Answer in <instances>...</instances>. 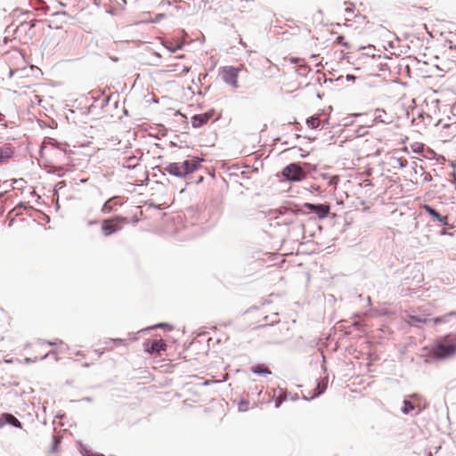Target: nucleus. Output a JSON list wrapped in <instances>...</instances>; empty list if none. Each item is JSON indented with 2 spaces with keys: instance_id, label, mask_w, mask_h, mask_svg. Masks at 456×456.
Listing matches in <instances>:
<instances>
[{
  "instance_id": "nucleus-1",
  "label": "nucleus",
  "mask_w": 456,
  "mask_h": 456,
  "mask_svg": "<svg viewBox=\"0 0 456 456\" xmlns=\"http://www.w3.org/2000/svg\"><path fill=\"white\" fill-rule=\"evenodd\" d=\"M430 354L436 359H445L456 354V334L441 338L431 348Z\"/></svg>"
},
{
  "instance_id": "nucleus-2",
  "label": "nucleus",
  "mask_w": 456,
  "mask_h": 456,
  "mask_svg": "<svg viewBox=\"0 0 456 456\" xmlns=\"http://www.w3.org/2000/svg\"><path fill=\"white\" fill-rule=\"evenodd\" d=\"M200 162L196 158L186 159L183 162L170 163L167 166L166 171L176 176H184L198 169Z\"/></svg>"
},
{
  "instance_id": "nucleus-3",
  "label": "nucleus",
  "mask_w": 456,
  "mask_h": 456,
  "mask_svg": "<svg viewBox=\"0 0 456 456\" xmlns=\"http://www.w3.org/2000/svg\"><path fill=\"white\" fill-rule=\"evenodd\" d=\"M263 387H256V394L244 393L237 403L238 411L240 412L257 408L261 403L260 397L262 395Z\"/></svg>"
},
{
  "instance_id": "nucleus-4",
  "label": "nucleus",
  "mask_w": 456,
  "mask_h": 456,
  "mask_svg": "<svg viewBox=\"0 0 456 456\" xmlns=\"http://www.w3.org/2000/svg\"><path fill=\"white\" fill-rule=\"evenodd\" d=\"M129 220L127 217L116 216L112 218L104 219L102 222V232L104 236H110L120 231L124 225L127 224Z\"/></svg>"
},
{
  "instance_id": "nucleus-5",
  "label": "nucleus",
  "mask_w": 456,
  "mask_h": 456,
  "mask_svg": "<svg viewBox=\"0 0 456 456\" xmlns=\"http://www.w3.org/2000/svg\"><path fill=\"white\" fill-rule=\"evenodd\" d=\"M425 408V401L423 397L419 394H411L405 397L403 402L402 412L409 414L413 411H420Z\"/></svg>"
},
{
  "instance_id": "nucleus-6",
  "label": "nucleus",
  "mask_w": 456,
  "mask_h": 456,
  "mask_svg": "<svg viewBox=\"0 0 456 456\" xmlns=\"http://www.w3.org/2000/svg\"><path fill=\"white\" fill-rule=\"evenodd\" d=\"M241 67H232V66H225L221 69V76L224 82L231 85L232 87L237 88L239 86L238 77L239 73L241 70Z\"/></svg>"
},
{
  "instance_id": "nucleus-7",
  "label": "nucleus",
  "mask_w": 456,
  "mask_h": 456,
  "mask_svg": "<svg viewBox=\"0 0 456 456\" xmlns=\"http://www.w3.org/2000/svg\"><path fill=\"white\" fill-rule=\"evenodd\" d=\"M282 175L289 181H301L305 178V173L297 164H289L282 170Z\"/></svg>"
},
{
  "instance_id": "nucleus-8",
  "label": "nucleus",
  "mask_w": 456,
  "mask_h": 456,
  "mask_svg": "<svg viewBox=\"0 0 456 456\" xmlns=\"http://www.w3.org/2000/svg\"><path fill=\"white\" fill-rule=\"evenodd\" d=\"M144 350L150 354H159L167 349V344L162 338L146 341L143 343Z\"/></svg>"
},
{
  "instance_id": "nucleus-9",
  "label": "nucleus",
  "mask_w": 456,
  "mask_h": 456,
  "mask_svg": "<svg viewBox=\"0 0 456 456\" xmlns=\"http://www.w3.org/2000/svg\"><path fill=\"white\" fill-rule=\"evenodd\" d=\"M439 137L444 142L456 140V123L445 125L440 131Z\"/></svg>"
},
{
  "instance_id": "nucleus-10",
  "label": "nucleus",
  "mask_w": 456,
  "mask_h": 456,
  "mask_svg": "<svg viewBox=\"0 0 456 456\" xmlns=\"http://www.w3.org/2000/svg\"><path fill=\"white\" fill-rule=\"evenodd\" d=\"M214 116V111L210 110L206 113L195 115L191 118V126L195 128H199L203 125L207 124Z\"/></svg>"
},
{
  "instance_id": "nucleus-11",
  "label": "nucleus",
  "mask_w": 456,
  "mask_h": 456,
  "mask_svg": "<svg viewBox=\"0 0 456 456\" xmlns=\"http://www.w3.org/2000/svg\"><path fill=\"white\" fill-rule=\"evenodd\" d=\"M430 314L423 312L420 315L407 314L405 322L409 325H414L416 322L427 323L430 321Z\"/></svg>"
},
{
  "instance_id": "nucleus-12",
  "label": "nucleus",
  "mask_w": 456,
  "mask_h": 456,
  "mask_svg": "<svg viewBox=\"0 0 456 456\" xmlns=\"http://www.w3.org/2000/svg\"><path fill=\"white\" fill-rule=\"evenodd\" d=\"M56 431V429H53ZM62 440V436L60 433L55 432L52 436V444L48 451V456H57L60 445Z\"/></svg>"
},
{
  "instance_id": "nucleus-13",
  "label": "nucleus",
  "mask_w": 456,
  "mask_h": 456,
  "mask_svg": "<svg viewBox=\"0 0 456 456\" xmlns=\"http://www.w3.org/2000/svg\"><path fill=\"white\" fill-rule=\"evenodd\" d=\"M6 425L20 428V421L10 413H4L0 416V428H3L4 426Z\"/></svg>"
},
{
  "instance_id": "nucleus-14",
  "label": "nucleus",
  "mask_w": 456,
  "mask_h": 456,
  "mask_svg": "<svg viewBox=\"0 0 456 456\" xmlns=\"http://www.w3.org/2000/svg\"><path fill=\"white\" fill-rule=\"evenodd\" d=\"M423 209L433 217V219L438 221L439 223L443 224H447V216H441L436 209L431 208L428 205H424Z\"/></svg>"
},
{
  "instance_id": "nucleus-15",
  "label": "nucleus",
  "mask_w": 456,
  "mask_h": 456,
  "mask_svg": "<svg viewBox=\"0 0 456 456\" xmlns=\"http://www.w3.org/2000/svg\"><path fill=\"white\" fill-rule=\"evenodd\" d=\"M250 370L253 373L261 376H267L272 374L270 368L264 363L252 366Z\"/></svg>"
},
{
  "instance_id": "nucleus-16",
  "label": "nucleus",
  "mask_w": 456,
  "mask_h": 456,
  "mask_svg": "<svg viewBox=\"0 0 456 456\" xmlns=\"http://www.w3.org/2000/svg\"><path fill=\"white\" fill-rule=\"evenodd\" d=\"M13 151L11 147L4 145L0 147V163H4L12 158Z\"/></svg>"
},
{
  "instance_id": "nucleus-17",
  "label": "nucleus",
  "mask_w": 456,
  "mask_h": 456,
  "mask_svg": "<svg viewBox=\"0 0 456 456\" xmlns=\"http://www.w3.org/2000/svg\"><path fill=\"white\" fill-rule=\"evenodd\" d=\"M126 345V339L125 338H111L106 342V349L112 350L117 346Z\"/></svg>"
},
{
  "instance_id": "nucleus-18",
  "label": "nucleus",
  "mask_w": 456,
  "mask_h": 456,
  "mask_svg": "<svg viewBox=\"0 0 456 456\" xmlns=\"http://www.w3.org/2000/svg\"><path fill=\"white\" fill-rule=\"evenodd\" d=\"M330 208L328 204H319L316 205L315 213L318 217L322 219L325 218L330 213Z\"/></svg>"
},
{
  "instance_id": "nucleus-19",
  "label": "nucleus",
  "mask_w": 456,
  "mask_h": 456,
  "mask_svg": "<svg viewBox=\"0 0 456 456\" xmlns=\"http://www.w3.org/2000/svg\"><path fill=\"white\" fill-rule=\"evenodd\" d=\"M80 454L82 456H105L102 453L94 452L91 449L87 448L86 445L81 443L78 444Z\"/></svg>"
},
{
  "instance_id": "nucleus-20",
  "label": "nucleus",
  "mask_w": 456,
  "mask_h": 456,
  "mask_svg": "<svg viewBox=\"0 0 456 456\" xmlns=\"http://www.w3.org/2000/svg\"><path fill=\"white\" fill-rule=\"evenodd\" d=\"M321 124L320 115H314L306 119V125L309 128H317Z\"/></svg>"
},
{
  "instance_id": "nucleus-21",
  "label": "nucleus",
  "mask_w": 456,
  "mask_h": 456,
  "mask_svg": "<svg viewBox=\"0 0 456 456\" xmlns=\"http://www.w3.org/2000/svg\"><path fill=\"white\" fill-rule=\"evenodd\" d=\"M444 55L452 59V61L456 65V45H450L449 48L444 52Z\"/></svg>"
},
{
  "instance_id": "nucleus-22",
  "label": "nucleus",
  "mask_w": 456,
  "mask_h": 456,
  "mask_svg": "<svg viewBox=\"0 0 456 456\" xmlns=\"http://www.w3.org/2000/svg\"><path fill=\"white\" fill-rule=\"evenodd\" d=\"M334 44L341 45L346 49H350V44L345 40V37L343 36L337 37L336 40L334 41Z\"/></svg>"
},
{
  "instance_id": "nucleus-23",
  "label": "nucleus",
  "mask_w": 456,
  "mask_h": 456,
  "mask_svg": "<svg viewBox=\"0 0 456 456\" xmlns=\"http://www.w3.org/2000/svg\"><path fill=\"white\" fill-rule=\"evenodd\" d=\"M103 213H110L113 210L112 200H109L104 203L102 208Z\"/></svg>"
},
{
  "instance_id": "nucleus-24",
  "label": "nucleus",
  "mask_w": 456,
  "mask_h": 456,
  "mask_svg": "<svg viewBox=\"0 0 456 456\" xmlns=\"http://www.w3.org/2000/svg\"><path fill=\"white\" fill-rule=\"evenodd\" d=\"M452 314H453L452 313H450L447 315L434 318V319H432V322H433V323L435 325H437V324H440V323H444V322H445L447 321V317L451 316Z\"/></svg>"
},
{
  "instance_id": "nucleus-25",
  "label": "nucleus",
  "mask_w": 456,
  "mask_h": 456,
  "mask_svg": "<svg viewBox=\"0 0 456 456\" xmlns=\"http://www.w3.org/2000/svg\"><path fill=\"white\" fill-rule=\"evenodd\" d=\"M382 114H386V112L381 110H377L375 118L379 119L383 123H390L392 121V120H387V119L383 118L384 115H382Z\"/></svg>"
},
{
  "instance_id": "nucleus-26",
  "label": "nucleus",
  "mask_w": 456,
  "mask_h": 456,
  "mask_svg": "<svg viewBox=\"0 0 456 456\" xmlns=\"http://www.w3.org/2000/svg\"><path fill=\"white\" fill-rule=\"evenodd\" d=\"M382 114H386V112L381 110H377L375 118L379 119L383 123H390L392 121V120H387V119L383 118L384 115H382Z\"/></svg>"
},
{
  "instance_id": "nucleus-27",
  "label": "nucleus",
  "mask_w": 456,
  "mask_h": 456,
  "mask_svg": "<svg viewBox=\"0 0 456 456\" xmlns=\"http://www.w3.org/2000/svg\"><path fill=\"white\" fill-rule=\"evenodd\" d=\"M304 208H307L308 210L312 211V212H314L315 213V209H316V205L314 204H312V203H305L304 204Z\"/></svg>"
},
{
  "instance_id": "nucleus-28",
  "label": "nucleus",
  "mask_w": 456,
  "mask_h": 456,
  "mask_svg": "<svg viewBox=\"0 0 456 456\" xmlns=\"http://www.w3.org/2000/svg\"><path fill=\"white\" fill-rule=\"evenodd\" d=\"M19 72H20V70H18V69H15V70L10 69V72H9L10 73V77H12L15 74H17Z\"/></svg>"
},
{
  "instance_id": "nucleus-29",
  "label": "nucleus",
  "mask_w": 456,
  "mask_h": 456,
  "mask_svg": "<svg viewBox=\"0 0 456 456\" xmlns=\"http://www.w3.org/2000/svg\"><path fill=\"white\" fill-rule=\"evenodd\" d=\"M398 160L400 161V165H401L402 167H403V166H404L403 161L401 159H399Z\"/></svg>"
},
{
  "instance_id": "nucleus-30",
  "label": "nucleus",
  "mask_w": 456,
  "mask_h": 456,
  "mask_svg": "<svg viewBox=\"0 0 456 456\" xmlns=\"http://www.w3.org/2000/svg\"><path fill=\"white\" fill-rule=\"evenodd\" d=\"M21 87L22 88H27V87H29V86L28 85H22Z\"/></svg>"
},
{
  "instance_id": "nucleus-31",
  "label": "nucleus",
  "mask_w": 456,
  "mask_h": 456,
  "mask_svg": "<svg viewBox=\"0 0 456 456\" xmlns=\"http://www.w3.org/2000/svg\"><path fill=\"white\" fill-rule=\"evenodd\" d=\"M3 117H4L3 114L0 112V121L3 120Z\"/></svg>"
},
{
  "instance_id": "nucleus-32",
  "label": "nucleus",
  "mask_w": 456,
  "mask_h": 456,
  "mask_svg": "<svg viewBox=\"0 0 456 456\" xmlns=\"http://www.w3.org/2000/svg\"><path fill=\"white\" fill-rule=\"evenodd\" d=\"M428 456H433V455H432V453H431V452H429Z\"/></svg>"
}]
</instances>
